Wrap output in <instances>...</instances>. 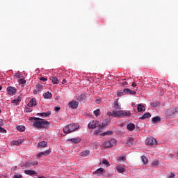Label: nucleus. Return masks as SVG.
<instances>
[{"label":"nucleus","mask_w":178,"mask_h":178,"mask_svg":"<svg viewBox=\"0 0 178 178\" xmlns=\"http://www.w3.org/2000/svg\"><path fill=\"white\" fill-rule=\"evenodd\" d=\"M65 83H66V79H63V80L62 81V84H65Z\"/></svg>","instance_id":"nucleus-55"},{"label":"nucleus","mask_w":178,"mask_h":178,"mask_svg":"<svg viewBox=\"0 0 178 178\" xmlns=\"http://www.w3.org/2000/svg\"><path fill=\"white\" fill-rule=\"evenodd\" d=\"M22 143H23V140L22 139H18L17 140H13L10 144L11 145H17L19 146L20 145V144H22Z\"/></svg>","instance_id":"nucleus-15"},{"label":"nucleus","mask_w":178,"mask_h":178,"mask_svg":"<svg viewBox=\"0 0 178 178\" xmlns=\"http://www.w3.org/2000/svg\"><path fill=\"white\" fill-rule=\"evenodd\" d=\"M77 101L79 102H84L86 99H87V95L86 93H81L80 95H79L76 98Z\"/></svg>","instance_id":"nucleus-8"},{"label":"nucleus","mask_w":178,"mask_h":178,"mask_svg":"<svg viewBox=\"0 0 178 178\" xmlns=\"http://www.w3.org/2000/svg\"><path fill=\"white\" fill-rule=\"evenodd\" d=\"M76 127H74V124H70L67 126H65L63 130L65 134H70V133H73Z\"/></svg>","instance_id":"nucleus-4"},{"label":"nucleus","mask_w":178,"mask_h":178,"mask_svg":"<svg viewBox=\"0 0 178 178\" xmlns=\"http://www.w3.org/2000/svg\"><path fill=\"white\" fill-rule=\"evenodd\" d=\"M20 101H22V99H20V97H18L17 99H13L11 102L12 104H15V105H17V104H19Z\"/></svg>","instance_id":"nucleus-32"},{"label":"nucleus","mask_w":178,"mask_h":178,"mask_svg":"<svg viewBox=\"0 0 178 178\" xmlns=\"http://www.w3.org/2000/svg\"><path fill=\"white\" fill-rule=\"evenodd\" d=\"M102 163H103V165H106V166H111L109 161H108V160H106V159H104L102 161Z\"/></svg>","instance_id":"nucleus-35"},{"label":"nucleus","mask_w":178,"mask_h":178,"mask_svg":"<svg viewBox=\"0 0 178 178\" xmlns=\"http://www.w3.org/2000/svg\"><path fill=\"white\" fill-rule=\"evenodd\" d=\"M113 134V131H107L106 132L100 134V136H112Z\"/></svg>","instance_id":"nucleus-28"},{"label":"nucleus","mask_w":178,"mask_h":178,"mask_svg":"<svg viewBox=\"0 0 178 178\" xmlns=\"http://www.w3.org/2000/svg\"><path fill=\"white\" fill-rule=\"evenodd\" d=\"M33 94H37V90H33Z\"/></svg>","instance_id":"nucleus-56"},{"label":"nucleus","mask_w":178,"mask_h":178,"mask_svg":"<svg viewBox=\"0 0 178 178\" xmlns=\"http://www.w3.org/2000/svg\"><path fill=\"white\" fill-rule=\"evenodd\" d=\"M116 169H117V172L118 173H124V172L125 171L124 168H123V166L119 165H117Z\"/></svg>","instance_id":"nucleus-24"},{"label":"nucleus","mask_w":178,"mask_h":178,"mask_svg":"<svg viewBox=\"0 0 178 178\" xmlns=\"http://www.w3.org/2000/svg\"><path fill=\"white\" fill-rule=\"evenodd\" d=\"M25 175H28L29 176H33L34 175H37V172L34 170H24Z\"/></svg>","instance_id":"nucleus-16"},{"label":"nucleus","mask_w":178,"mask_h":178,"mask_svg":"<svg viewBox=\"0 0 178 178\" xmlns=\"http://www.w3.org/2000/svg\"><path fill=\"white\" fill-rule=\"evenodd\" d=\"M142 161L144 163V165H147V163H148V159H147V157H145V156H143Z\"/></svg>","instance_id":"nucleus-33"},{"label":"nucleus","mask_w":178,"mask_h":178,"mask_svg":"<svg viewBox=\"0 0 178 178\" xmlns=\"http://www.w3.org/2000/svg\"><path fill=\"white\" fill-rule=\"evenodd\" d=\"M124 92H125V94H130V95H137V92L131 90L129 88L124 89Z\"/></svg>","instance_id":"nucleus-11"},{"label":"nucleus","mask_w":178,"mask_h":178,"mask_svg":"<svg viewBox=\"0 0 178 178\" xmlns=\"http://www.w3.org/2000/svg\"><path fill=\"white\" fill-rule=\"evenodd\" d=\"M111 120H105L104 124V123L100 124L99 122L97 120H92L88 123V129H96V127H97L98 129H104L106 126H108Z\"/></svg>","instance_id":"nucleus-2"},{"label":"nucleus","mask_w":178,"mask_h":178,"mask_svg":"<svg viewBox=\"0 0 178 178\" xmlns=\"http://www.w3.org/2000/svg\"><path fill=\"white\" fill-rule=\"evenodd\" d=\"M131 86H132V87H137V83L133 82V83H131Z\"/></svg>","instance_id":"nucleus-52"},{"label":"nucleus","mask_w":178,"mask_h":178,"mask_svg":"<svg viewBox=\"0 0 178 178\" xmlns=\"http://www.w3.org/2000/svg\"><path fill=\"white\" fill-rule=\"evenodd\" d=\"M68 105L70 108H72V109H77V108L79 107V102L76 100H72L69 103Z\"/></svg>","instance_id":"nucleus-9"},{"label":"nucleus","mask_w":178,"mask_h":178,"mask_svg":"<svg viewBox=\"0 0 178 178\" xmlns=\"http://www.w3.org/2000/svg\"><path fill=\"white\" fill-rule=\"evenodd\" d=\"M53 84H59V80H58L57 77L52 76L51 79Z\"/></svg>","instance_id":"nucleus-31"},{"label":"nucleus","mask_w":178,"mask_h":178,"mask_svg":"<svg viewBox=\"0 0 178 178\" xmlns=\"http://www.w3.org/2000/svg\"><path fill=\"white\" fill-rule=\"evenodd\" d=\"M67 141H71V143H74V144H79L81 141V139L80 138H71L68 139Z\"/></svg>","instance_id":"nucleus-20"},{"label":"nucleus","mask_w":178,"mask_h":178,"mask_svg":"<svg viewBox=\"0 0 178 178\" xmlns=\"http://www.w3.org/2000/svg\"><path fill=\"white\" fill-rule=\"evenodd\" d=\"M49 154H51V149H48L44 152H40L39 154H38V156L39 158L42 156V155H44V156H47L49 155Z\"/></svg>","instance_id":"nucleus-13"},{"label":"nucleus","mask_w":178,"mask_h":178,"mask_svg":"<svg viewBox=\"0 0 178 178\" xmlns=\"http://www.w3.org/2000/svg\"><path fill=\"white\" fill-rule=\"evenodd\" d=\"M6 90L8 95H14L17 92V89L12 86H8Z\"/></svg>","instance_id":"nucleus-7"},{"label":"nucleus","mask_w":178,"mask_h":178,"mask_svg":"<svg viewBox=\"0 0 178 178\" xmlns=\"http://www.w3.org/2000/svg\"><path fill=\"white\" fill-rule=\"evenodd\" d=\"M103 129H101V130H102ZM101 130L99 129H97V130H95L94 131V134L95 135V136H98V134H99L100 136H101V134H99V133H101Z\"/></svg>","instance_id":"nucleus-37"},{"label":"nucleus","mask_w":178,"mask_h":178,"mask_svg":"<svg viewBox=\"0 0 178 178\" xmlns=\"http://www.w3.org/2000/svg\"><path fill=\"white\" fill-rule=\"evenodd\" d=\"M41 81H47V78H45V77H40V79H39Z\"/></svg>","instance_id":"nucleus-47"},{"label":"nucleus","mask_w":178,"mask_h":178,"mask_svg":"<svg viewBox=\"0 0 178 178\" xmlns=\"http://www.w3.org/2000/svg\"><path fill=\"white\" fill-rule=\"evenodd\" d=\"M174 115H176L177 113H178V108L174 109Z\"/></svg>","instance_id":"nucleus-50"},{"label":"nucleus","mask_w":178,"mask_h":178,"mask_svg":"<svg viewBox=\"0 0 178 178\" xmlns=\"http://www.w3.org/2000/svg\"><path fill=\"white\" fill-rule=\"evenodd\" d=\"M19 84H26V79H19Z\"/></svg>","instance_id":"nucleus-40"},{"label":"nucleus","mask_w":178,"mask_h":178,"mask_svg":"<svg viewBox=\"0 0 178 178\" xmlns=\"http://www.w3.org/2000/svg\"><path fill=\"white\" fill-rule=\"evenodd\" d=\"M152 123H158V122H161V117L156 116L152 118Z\"/></svg>","instance_id":"nucleus-30"},{"label":"nucleus","mask_w":178,"mask_h":178,"mask_svg":"<svg viewBox=\"0 0 178 178\" xmlns=\"http://www.w3.org/2000/svg\"><path fill=\"white\" fill-rule=\"evenodd\" d=\"M159 165V161H154L152 163V166H158Z\"/></svg>","instance_id":"nucleus-39"},{"label":"nucleus","mask_w":178,"mask_h":178,"mask_svg":"<svg viewBox=\"0 0 178 178\" xmlns=\"http://www.w3.org/2000/svg\"><path fill=\"white\" fill-rule=\"evenodd\" d=\"M37 165H38V161H34L26 162L24 166H26V168H31V166H35Z\"/></svg>","instance_id":"nucleus-10"},{"label":"nucleus","mask_w":178,"mask_h":178,"mask_svg":"<svg viewBox=\"0 0 178 178\" xmlns=\"http://www.w3.org/2000/svg\"><path fill=\"white\" fill-rule=\"evenodd\" d=\"M35 105H37V101L35 100V98L31 99L28 103V106H29V108H31L32 106H35Z\"/></svg>","instance_id":"nucleus-14"},{"label":"nucleus","mask_w":178,"mask_h":178,"mask_svg":"<svg viewBox=\"0 0 178 178\" xmlns=\"http://www.w3.org/2000/svg\"><path fill=\"white\" fill-rule=\"evenodd\" d=\"M30 120H34L33 122V126L35 129H48L50 124L49 122L36 117H31Z\"/></svg>","instance_id":"nucleus-1"},{"label":"nucleus","mask_w":178,"mask_h":178,"mask_svg":"<svg viewBox=\"0 0 178 178\" xmlns=\"http://www.w3.org/2000/svg\"><path fill=\"white\" fill-rule=\"evenodd\" d=\"M54 111H55L56 112H59V111H60V107H55V108H54Z\"/></svg>","instance_id":"nucleus-48"},{"label":"nucleus","mask_w":178,"mask_h":178,"mask_svg":"<svg viewBox=\"0 0 178 178\" xmlns=\"http://www.w3.org/2000/svg\"><path fill=\"white\" fill-rule=\"evenodd\" d=\"M92 146L95 147V148L97 149V148H98V147H99V143L98 142H94L92 143Z\"/></svg>","instance_id":"nucleus-38"},{"label":"nucleus","mask_w":178,"mask_h":178,"mask_svg":"<svg viewBox=\"0 0 178 178\" xmlns=\"http://www.w3.org/2000/svg\"><path fill=\"white\" fill-rule=\"evenodd\" d=\"M113 145H116V140L111 139L108 141H106L103 143V147L104 148H112Z\"/></svg>","instance_id":"nucleus-5"},{"label":"nucleus","mask_w":178,"mask_h":178,"mask_svg":"<svg viewBox=\"0 0 178 178\" xmlns=\"http://www.w3.org/2000/svg\"><path fill=\"white\" fill-rule=\"evenodd\" d=\"M138 112H145V106L143 104H138L137 108Z\"/></svg>","instance_id":"nucleus-22"},{"label":"nucleus","mask_w":178,"mask_h":178,"mask_svg":"<svg viewBox=\"0 0 178 178\" xmlns=\"http://www.w3.org/2000/svg\"><path fill=\"white\" fill-rule=\"evenodd\" d=\"M43 97L44 99H51V98H52V93L49 92H45L43 95Z\"/></svg>","instance_id":"nucleus-21"},{"label":"nucleus","mask_w":178,"mask_h":178,"mask_svg":"<svg viewBox=\"0 0 178 178\" xmlns=\"http://www.w3.org/2000/svg\"><path fill=\"white\" fill-rule=\"evenodd\" d=\"M90 155V150H84L82 152L80 153L81 156H88Z\"/></svg>","instance_id":"nucleus-25"},{"label":"nucleus","mask_w":178,"mask_h":178,"mask_svg":"<svg viewBox=\"0 0 178 178\" xmlns=\"http://www.w3.org/2000/svg\"><path fill=\"white\" fill-rule=\"evenodd\" d=\"M133 143H134V138L131 137L129 138L127 141V147H131L133 145Z\"/></svg>","instance_id":"nucleus-19"},{"label":"nucleus","mask_w":178,"mask_h":178,"mask_svg":"<svg viewBox=\"0 0 178 178\" xmlns=\"http://www.w3.org/2000/svg\"><path fill=\"white\" fill-rule=\"evenodd\" d=\"M51 115V111H47V113H38V116H42L44 118H48V116H50Z\"/></svg>","instance_id":"nucleus-23"},{"label":"nucleus","mask_w":178,"mask_h":178,"mask_svg":"<svg viewBox=\"0 0 178 178\" xmlns=\"http://www.w3.org/2000/svg\"><path fill=\"white\" fill-rule=\"evenodd\" d=\"M124 156H120L118 159V162H123V161H124Z\"/></svg>","instance_id":"nucleus-42"},{"label":"nucleus","mask_w":178,"mask_h":178,"mask_svg":"<svg viewBox=\"0 0 178 178\" xmlns=\"http://www.w3.org/2000/svg\"><path fill=\"white\" fill-rule=\"evenodd\" d=\"M104 172V168H100L97 169L96 171L93 172L94 175H96V176H101L102 173Z\"/></svg>","instance_id":"nucleus-18"},{"label":"nucleus","mask_w":178,"mask_h":178,"mask_svg":"<svg viewBox=\"0 0 178 178\" xmlns=\"http://www.w3.org/2000/svg\"><path fill=\"white\" fill-rule=\"evenodd\" d=\"M113 108H114V109H115V111H119V109H122V107H120V105H119V100H118V99H116L114 101Z\"/></svg>","instance_id":"nucleus-12"},{"label":"nucleus","mask_w":178,"mask_h":178,"mask_svg":"<svg viewBox=\"0 0 178 178\" xmlns=\"http://www.w3.org/2000/svg\"><path fill=\"white\" fill-rule=\"evenodd\" d=\"M122 86H127V81H124V82H122Z\"/></svg>","instance_id":"nucleus-54"},{"label":"nucleus","mask_w":178,"mask_h":178,"mask_svg":"<svg viewBox=\"0 0 178 178\" xmlns=\"http://www.w3.org/2000/svg\"><path fill=\"white\" fill-rule=\"evenodd\" d=\"M93 113H94L95 116L98 117V116H99V115H101V110L97 109L96 111H95L93 112Z\"/></svg>","instance_id":"nucleus-34"},{"label":"nucleus","mask_w":178,"mask_h":178,"mask_svg":"<svg viewBox=\"0 0 178 178\" xmlns=\"http://www.w3.org/2000/svg\"><path fill=\"white\" fill-rule=\"evenodd\" d=\"M17 130H18V131L23 132L26 130V127L23 125H18L17 126Z\"/></svg>","instance_id":"nucleus-29"},{"label":"nucleus","mask_w":178,"mask_h":178,"mask_svg":"<svg viewBox=\"0 0 178 178\" xmlns=\"http://www.w3.org/2000/svg\"><path fill=\"white\" fill-rule=\"evenodd\" d=\"M36 88L38 90V91H40L41 90V88H42V85L38 83L36 85Z\"/></svg>","instance_id":"nucleus-41"},{"label":"nucleus","mask_w":178,"mask_h":178,"mask_svg":"<svg viewBox=\"0 0 178 178\" xmlns=\"http://www.w3.org/2000/svg\"><path fill=\"white\" fill-rule=\"evenodd\" d=\"M0 133H6V129L2 128L1 127H0Z\"/></svg>","instance_id":"nucleus-44"},{"label":"nucleus","mask_w":178,"mask_h":178,"mask_svg":"<svg viewBox=\"0 0 178 178\" xmlns=\"http://www.w3.org/2000/svg\"><path fill=\"white\" fill-rule=\"evenodd\" d=\"M148 118H151V113H145L142 117L140 118L141 120H144V119H147Z\"/></svg>","instance_id":"nucleus-27"},{"label":"nucleus","mask_w":178,"mask_h":178,"mask_svg":"<svg viewBox=\"0 0 178 178\" xmlns=\"http://www.w3.org/2000/svg\"><path fill=\"white\" fill-rule=\"evenodd\" d=\"M3 120L2 119H0V126H3Z\"/></svg>","instance_id":"nucleus-51"},{"label":"nucleus","mask_w":178,"mask_h":178,"mask_svg":"<svg viewBox=\"0 0 178 178\" xmlns=\"http://www.w3.org/2000/svg\"><path fill=\"white\" fill-rule=\"evenodd\" d=\"M127 129L129 130V131H133L134 129H136V125L133 123H129L127 125Z\"/></svg>","instance_id":"nucleus-17"},{"label":"nucleus","mask_w":178,"mask_h":178,"mask_svg":"<svg viewBox=\"0 0 178 178\" xmlns=\"http://www.w3.org/2000/svg\"><path fill=\"white\" fill-rule=\"evenodd\" d=\"M124 94H126V92H124V90L118 92L117 93V97H122V96L124 95Z\"/></svg>","instance_id":"nucleus-36"},{"label":"nucleus","mask_w":178,"mask_h":178,"mask_svg":"<svg viewBox=\"0 0 178 178\" xmlns=\"http://www.w3.org/2000/svg\"><path fill=\"white\" fill-rule=\"evenodd\" d=\"M15 76L17 77V79H20V77H21V75L19 73H15Z\"/></svg>","instance_id":"nucleus-46"},{"label":"nucleus","mask_w":178,"mask_h":178,"mask_svg":"<svg viewBox=\"0 0 178 178\" xmlns=\"http://www.w3.org/2000/svg\"><path fill=\"white\" fill-rule=\"evenodd\" d=\"M2 90V86L0 85V91Z\"/></svg>","instance_id":"nucleus-57"},{"label":"nucleus","mask_w":178,"mask_h":178,"mask_svg":"<svg viewBox=\"0 0 178 178\" xmlns=\"http://www.w3.org/2000/svg\"><path fill=\"white\" fill-rule=\"evenodd\" d=\"M145 144H147V145H156V144H158V142H156V139H155L153 137H150L146 139L145 140Z\"/></svg>","instance_id":"nucleus-6"},{"label":"nucleus","mask_w":178,"mask_h":178,"mask_svg":"<svg viewBox=\"0 0 178 178\" xmlns=\"http://www.w3.org/2000/svg\"><path fill=\"white\" fill-rule=\"evenodd\" d=\"M26 112H32L33 111V110L30 108H26Z\"/></svg>","instance_id":"nucleus-49"},{"label":"nucleus","mask_w":178,"mask_h":178,"mask_svg":"<svg viewBox=\"0 0 178 178\" xmlns=\"http://www.w3.org/2000/svg\"><path fill=\"white\" fill-rule=\"evenodd\" d=\"M2 112V111L1 110H0V113Z\"/></svg>","instance_id":"nucleus-58"},{"label":"nucleus","mask_w":178,"mask_h":178,"mask_svg":"<svg viewBox=\"0 0 178 178\" xmlns=\"http://www.w3.org/2000/svg\"><path fill=\"white\" fill-rule=\"evenodd\" d=\"M47 145V142L45 141H40L38 143V148H44Z\"/></svg>","instance_id":"nucleus-26"},{"label":"nucleus","mask_w":178,"mask_h":178,"mask_svg":"<svg viewBox=\"0 0 178 178\" xmlns=\"http://www.w3.org/2000/svg\"><path fill=\"white\" fill-rule=\"evenodd\" d=\"M22 177H23V176L19 174H17L14 175V178H22Z\"/></svg>","instance_id":"nucleus-45"},{"label":"nucleus","mask_w":178,"mask_h":178,"mask_svg":"<svg viewBox=\"0 0 178 178\" xmlns=\"http://www.w3.org/2000/svg\"><path fill=\"white\" fill-rule=\"evenodd\" d=\"M168 178H175V174L171 173L170 176Z\"/></svg>","instance_id":"nucleus-53"},{"label":"nucleus","mask_w":178,"mask_h":178,"mask_svg":"<svg viewBox=\"0 0 178 178\" xmlns=\"http://www.w3.org/2000/svg\"><path fill=\"white\" fill-rule=\"evenodd\" d=\"M107 116H113V118H114L113 111L112 112L108 111L107 112Z\"/></svg>","instance_id":"nucleus-43"},{"label":"nucleus","mask_w":178,"mask_h":178,"mask_svg":"<svg viewBox=\"0 0 178 178\" xmlns=\"http://www.w3.org/2000/svg\"><path fill=\"white\" fill-rule=\"evenodd\" d=\"M114 118H124V116H130L131 113L129 111H113Z\"/></svg>","instance_id":"nucleus-3"}]
</instances>
